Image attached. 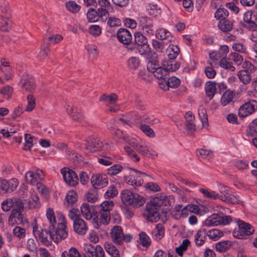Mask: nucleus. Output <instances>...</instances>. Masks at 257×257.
<instances>
[{"instance_id": "f257e3e1", "label": "nucleus", "mask_w": 257, "mask_h": 257, "mask_svg": "<svg viewBox=\"0 0 257 257\" xmlns=\"http://www.w3.org/2000/svg\"><path fill=\"white\" fill-rule=\"evenodd\" d=\"M60 217L62 221L57 224V227L55 225H50L49 227L50 238L56 243L61 241L68 236L65 217L64 215H60Z\"/></svg>"}, {"instance_id": "f03ea898", "label": "nucleus", "mask_w": 257, "mask_h": 257, "mask_svg": "<svg viewBox=\"0 0 257 257\" xmlns=\"http://www.w3.org/2000/svg\"><path fill=\"white\" fill-rule=\"evenodd\" d=\"M120 197L123 204L131 205L134 208L141 207L145 202V199L143 196L127 189L122 191Z\"/></svg>"}, {"instance_id": "7ed1b4c3", "label": "nucleus", "mask_w": 257, "mask_h": 257, "mask_svg": "<svg viewBox=\"0 0 257 257\" xmlns=\"http://www.w3.org/2000/svg\"><path fill=\"white\" fill-rule=\"evenodd\" d=\"M128 144L143 156L149 158L157 156V153L153 148L147 145H144L141 144L140 140L134 138L129 139Z\"/></svg>"}, {"instance_id": "20e7f679", "label": "nucleus", "mask_w": 257, "mask_h": 257, "mask_svg": "<svg viewBox=\"0 0 257 257\" xmlns=\"http://www.w3.org/2000/svg\"><path fill=\"white\" fill-rule=\"evenodd\" d=\"M161 204L159 202L154 200L148 202L146 205L145 214L147 220L152 222H157L160 219L159 210Z\"/></svg>"}, {"instance_id": "39448f33", "label": "nucleus", "mask_w": 257, "mask_h": 257, "mask_svg": "<svg viewBox=\"0 0 257 257\" xmlns=\"http://www.w3.org/2000/svg\"><path fill=\"white\" fill-rule=\"evenodd\" d=\"M84 142V148L91 152L107 150L110 148L109 143L104 144L103 142L93 137L88 138Z\"/></svg>"}, {"instance_id": "423d86ee", "label": "nucleus", "mask_w": 257, "mask_h": 257, "mask_svg": "<svg viewBox=\"0 0 257 257\" xmlns=\"http://www.w3.org/2000/svg\"><path fill=\"white\" fill-rule=\"evenodd\" d=\"M232 219L230 216L221 215L219 214H213L208 217L204 222L206 226H213L217 225H226L231 222Z\"/></svg>"}, {"instance_id": "0eeeda50", "label": "nucleus", "mask_w": 257, "mask_h": 257, "mask_svg": "<svg viewBox=\"0 0 257 257\" xmlns=\"http://www.w3.org/2000/svg\"><path fill=\"white\" fill-rule=\"evenodd\" d=\"M114 204L112 201H104L99 206L100 222L107 224L110 220V211L113 209Z\"/></svg>"}, {"instance_id": "6e6552de", "label": "nucleus", "mask_w": 257, "mask_h": 257, "mask_svg": "<svg viewBox=\"0 0 257 257\" xmlns=\"http://www.w3.org/2000/svg\"><path fill=\"white\" fill-rule=\"evenodd\" d=\"M134 38V43L137 46L139 53L141 55H145L149 52L150 48L147 38L143 34L140 32H136Z\"/></svg>"}, {"instance_id": "1a4fd4ad", "label": "nucleus", "mask_w": 257, "mask_h": 257, "mask_svg": "<svg viewBox=\"0 0 257 257\" xmlns=\"http://www.w3.org/2000/svg\"><path fill=\"white\" fill-rule=\"evenodd\" d=\"M110 236L113 243L121 244L123 241L126 242L131 241L132 236L130 234L124 235L121 226L115 225L112 229Z\"/></svg>"}, {"instance_id": "9d476101", "label": "nucleus", "mask_w": 257, "mask_h": 257, "mask_svg": "<svg viewBox=\"0 0 257 257\" xmlns=\"http://www.w3.org/2000/svg\"><path fill=\"white\" fill-rule=\"evenodd\" d=\"M129 169L134 172L135 174H132L128 176L124 177V181L128 184L136 186L142 185L144 182L143 177H147L148 175L145 172L130 168Z\"/></svg>"}, {"instance_id": "9b49d317", "label": "nucleus", "mask_w": 257, "mask_h": 257, "mask_svg": "<svg viewBox=\"0 0 257 257\" xmlns=\"http://www.w3.org/2000/svg\"><path fill=\"white\" fill-rule=\"evenodd\" d=\"M167 77H163L162 78L158 79L159 84L160 87L164 90H168L169 87L176 88L180 84V80L178 78L175 76H172L169 78Z\"/></svg>"}, {"instance_id": "f8f14e48", "label": "nucleus", "mask_w": 257, "mask_h": 257, "mask_svg": "<svg viewBox=\"0 0 257 257\" xmlns=\"http://www.w3.org/2000/svg\"><path fill=\"white\" fill-rule=\"evenodd\" d=\"M218 199L233 204L240 203L238 198L230 193L228 187L224 186L220 187V194H218Z\"/></svg>"}, {"instance_id": "ddd939ff", "label": "nucleus", "mask_w": 257, "mask_h": 257, "mask_svg": "<svg viewBox=\"0 0 257 257\" xmlns=\"http://www.w3.org/2000/svg\"><path fill=\"white\" fill-rule=\"evenodd\" d=\"M237 223L239 230L233 233L234 236L236 237L243 238L244 236L249 235L253 233L254 229L249 224L241 220H238Z\"/></svg>"}, {"instance_id": "4468645a", "label": "nucleus", "mask_w": 257, "mask_h": 257, "mask_svg": "<svg viewBox=\"0 0 257 257\" xmlns=\"http://www.w3.org/2000/svg\"><path fill=\"white\" fill-rule=\"evenodd\" d=\"M21 87L26 91L32 92L36 87L34 79L31 75L25 73L22 75L20 81Z\"/></svg>"}, {"instance_id": "2eb2a0df", "label": "nucleus", "mask_w": 257, "mask_h": 257, "mask_svg": "<svg viewBox=\"0 0 257 257\" xmlns=\"http://www.w3.org/2000/svg\"><path fill=\"white\" fill-rule=\"evenodd\" d=\"M61 172L63 175L65 182L72 186H75L78 183V178L76 173L72 170L64 168Z\"/></svg>"}, {"instance_id": "dca6fc26", "label": "nucleus", "mask_w": 257, "mask_h": 257, "mask_svg": "<svg viewBox=\"0 0 257 257\" xmlns=\"http://www.w3.org/2000/svg\"><path fill=\"white\" fill-rule=\"evenodd\" d=\"M84 250L88 257H105L102 247L99 245L87 244L85 245Z\"/></svg>"}, {"instance_id": "f3484780", "label": "nucleus", "mask_w": 257, "mask_h": 257, "mask_svg": "<svg viewBox=\"0 0 257 257\" xmlns=\"http://www.w3.org/2000/svg\"><path fill=\"white\" fill-rule=\"evenodd\" d=\"M18 184V180L15 178L9 181L0 178V191L3 193L12 192L17 187Z\"/></svg>"}, {"instance_id": "a211bd4d", "label": "nucleus", "mask_w": 257, "mask_h": 257, "mask_svg": "<svg viewBox=\"0 0 257 257\" xmlns=\"http://www.w3.org/2000/svg\"><path fill=\"white\" fill-rule=\"evenodd\" d=\"M173 60H168L165 58L162 62L163 67H158L155 71V77L157 79L162 78L168 75L167 70L171 65Z\"/></svg>"}, {"instance_id": "6ab92c4d", "label": "nucleus", "mask_w": 257, "mask_h": 257, "mask_svg": "<svg viewBox=\"0 0 257 257\" xmlns=\"http://www.w3.org/2000/svg\"><path fill=\"white\" fill-rule=\"evenodd\" d=\"M91 182L95 189H98L105 186L107 184L108 181L105 175L96 174L92 176Z\"/></svg>"}, {"instance_id": "aec40b11", "label": "nucleus", "mask_w": 257, "mask_h": 257, "mask_svg": "<svg viewBox=\"0 0 257 257\" xmlns=\"http://www.w3.org/2000/svg\"><path fill=\"white\" fill-rule=\"evenodd\" d=\"M254 101H248L242 105L238 110V115L240 117H245L254 111Z\"/></svg>"}, {"instance_id": "412c9836", "label": "nucleus", "mask_w": 257, "mask_h": 257, "mask_svg": "<svg viewBox=\"0 0 257 257\" xmlns=\"http://www.w3.org/2000/svg\"><path fill=\"white\" fill-rule=\"evenodd\" d=\"M73 228L76 233L82 235L86 234L88 227L86 222L80 218L75 219L73 222Z\"/></svg>"}, {"instance_id": "4be33fe9", "label": "nucleus", "mask_w": 257, "mask_h": 257, "mask_svg": "<svg viewBox=\"0 0 257 257\" xmlns=\"http://www.w3.org/2000/svg\"><path fill=\"white\" fill-rule=\"evenodd\" d=\"M117 37L118 41L123 44H129L132 40L131 32L124 28H120L117 32Z\"/></svg>"}, {"instance_id": "5701e85b", "label": "nucleus", "mask_w": 257, "mask_h": 257, "mask_svg": "<svg viewBox=\"0 0 257 257\" xmlns=\"http://www.w3.org/2000/svg\"><path fill=\"white\" fill-rule=\"evenodd\" d=\"M126 66L131 72L138 70L141 66V60L138 56H131L126 61Z\"/></svg>"}, {"instance_id": "b1692460", "label": "nucleus", "mask_w": 257, "mask_h": 257, "mask_svg": "<svg viewBox=\"0 0 257 257\" xmlns=\"http://www.w3.org/2000/svg\"><path fill=\"white\" fill-rule=\"evenodd\" d=\"M22 211H12L9 217V221H12L13 219H15V221L17 224H20L23 225L27 224L28 221L22 214Z\"/></svg>"}, {"instance_id": "393cba45", "label": "nucleus", "mask_w": 257, "mask_h": 257, "mask_svg": "<svg viewBox=\"0 0 257 257\" xmlns=\"http://www.w3.org/2000/svg\"><path fill=\"white\" fill-rule=\"evenodd\" d=\"M0 9L1 12V18H10L11 13L10 9L9 7V3L6 0H1L0 1Z\"/></svg>"}, {"instance_id": "a878e982", "label": "nucleus", "mask_w": 257, "mask_h": 257, "mask_svg": "<svg viewBox=\"0 0 257 257\" xmlns=\"http://www.w3.org/2000/svg\"><path fill=\"white\" fill-rule=\"evenodd\" d=\"M66 154L68 158L75 164H79L83 161V158L80 155L69 149L66 150Z\"/></svg>"}, {"instance_id": "bb28decb", "label": "nucleus", "mask_w": 257, "mask_h": 257, "mask_svg": "<svg viewBox=\"0 0 257 257\" xmlns=\"http://www.w3.org/2000/svg\"><path fill=\"white\" fill-rule=\"evenodd\" d=\"M165 229L164 226L158 223L152 232L153 238L156 240H160L164 235Z\"/></svg>"}, {"instance_id": "cd10ccee", "label": "nucleus", "mask_w": 257, "mask_h": 257, "mask_svg": "<svg viewBox=\"0 0 257 257\" xmlns=\"http://www.w3.org/2000/svg\"><path fill=\"white\" fill-rule=\"evenodd\" d=\"M81 212L82 216L87 220H90L93 217V210L87 203H83L81 206Z\"/></svg>"}, {"instance_id": "c85d7f7f", "label": "nucleus", "mask_w": 257, "mask_h": 257, "mask_svg": "<svg viewBox=\"0 0 257 257\" xmlns=\"http://www.w3.org/2000/svg\"><path fill=\"white\" fill-rule=\"evenodd\" d=\"M235 96V93L233 91L227 90L222 95L221 103L223 106H226L231 102L233 101Z\"/></svg>"}, {"instance_id": "c756f323", "label": "nucleus", "mask_w": 257, "mask_h": 257, "mask_svg": "<svg viewBox=\"0 0 257 257\" xmlns=\"http://www.w3.org/2000/svg\"><path fill=\"white\" fill-rule=\"evenodd\" d=\"M218 27L219 29L224 32L230 31L233 28V23L231 21L222 19L218 23Z\"/></svg>"}, {"instance_id": "7c9ffc66", "label": "nucleus", "mask_w": 257, "mask_h": 257, "mask_svg": "<svg viewBox=\"0 0 257 257\" xmlns=\"http://www.w3.org/2000/svg\"><path fill=\"white\" fill-rule=\"evenodd\" d=\"M104 248L106 252L112 257H120L118 249L112 243L106 242L104 244Z\"/></svg>"}, {"instance_id": "2f4dec72", "label": "nucleus", "mask_w": 257, "mask_h": 257, "mask_svg": "<svg viewBox=\"0 0 257 257\" xmlns=\"http://www.w3.org/2000/svg\"><path fill=\"white\" fill-rule=\"evenodd\" d=\"M215 82L208 81L206 83L205 92L207 96L211 99L216 91V85Z\"/></svg>"}, {"instance_id": "473e14b6", "label": "nucleus", "mask_w": 257, "mask_h": 257, "mask_svg": "<svg viewBox=\"0 0 257 257\" xmlns=\"http://www.w3.org/2000/svg\"><path fill=\"white\" fill-rule=\"evenodd\" d=\"M118 99L117 95L115 93H112L109 95L107 94H102L99 98V101H106L110 104H115Z\"/></svg>"}, {"instance_id": "72a5a7b5", "label": "nucleus", "mask_w": 257, "mask_h": 257, "mask_svg": "<svg viewBox=\"0 0 257 257\" xmlns=\"http://www.w3.org/2000/svg\"><path fill=\"white\" fill-rule=\"evenodd\" d=\"M237 76L240 81L244 84L249 83L252 78L251 73L247 71L240 70L237 73Z\"/></svg>"}, {"instance_id": "f704fd0d", "label": "nucleus", "mask_w": 257, "mask_h": 257, "mask_svg": "<svg viewBox=\"0 0 257 257\" xmlns=\"http://www.w3.org/2000/svg\"><path fill=\"white\" fill-rule=\"evenodd\" d=\"M41 236L39 239L45 245L49 246L51 244L52 240L50 238L49 229H42Z\"/></svg>"}, {"instance_id": "c9c22d12", "label": "nucleus", "mask_w": 257, "mask_h": 257, "mask_svg": "<svg viewBox=\"0 0 257 257\" xmlns=\"http://www.w3.org/2000/svg\"><path fill=\"white\" fill-rule=\"evenodd\" d=\"M206 231L205 229L199 230L195 235V241L196 245L200 246L202 245L205 241Z\"/></svg>"}, {"instance_id": "e433bc0d", "label": "nucleus", "mask_w": 257, "mask_h": 257, "mask_svg": "<svg viewBox=\"0 0 257 257\" xmlns=\"http://www.w3.org/2000/svg\"><path fill=\"white\" fill-rule=\"evenodd\" d=\"M246 132L247 135L251 137L257 135V118L254 119L249 124Z\"/></svg>"}, {"instance_id": "4c0bfd02", "label": "nucleus", "mask_w": 257, "mask_h": 257, "mask_svg": "<svg viewBox=\"0 0 257 257\" xmlns=\"http://www.w3.org/2000/svg\"><path fill=\"white\" fill-rule=\"evenodd\" d=\"M168 51L169 53L167 55V58L166 59L168 60H175V58L178 55L179 49L177 46L172 45V46H169L168 49Z\"/></svg>"}, {"instance_id": "58836bf2", "label": "nucleus", "mask_w": 257, "mask_h": 257, "mask_svg": "<svg viewBox=\"0 0 257 257\" xmlns=\"http://www.w3.org/2000/svg\"><path fill=\"white\" fill-rule=\"evenodd\" d=\"M231 245L230 242L228 240L220 241L216 244L215 248L217 251L223 252L228 250Z\"/></svg>"}, {"instance_id": "ea45409f", "label": "nucleus", "mask_w": 257, "mask_h": 257, "mask_svg": "<svg viewBox=\"0 0 257 257\" xmlns=\"http://www.w3.org/2000/svg\"><path fill=\"white\" fill-rule=\"evenodd\" d=\"M2 22H0V30L3 32H7L12 27V22L10 18L1 19Z\"/></svg>"}, {"instance_id": "a19ab883", "label": "nucleus", "mask_w": 257, "mask_h": 257, "mask_svg": "<svg viewBox=\"0 0 257 257\" xmlns=\"http://www.w3.org/2000/svg\"><path fill=\"white\" fill-rule=\"evenodd\" d=\"M198 115L200 119L202 122V125L205 126V125H208V121L206 110L203 106H200L198 109Z\"/></svg>"}, {"instance_id": "79ce46f5", "label": "nucleus", "mask_w": 257, "mask_h": 257, "mask_svg": "<svg viewBox=\"0 0 257 257\" xmlns=\"http://www.w3.org/2000/svg\"><path fill=\"white\" fill-rule=\"evenodd\" d=\"M135 107L140 110H145L146 109V105L144 101L138 95H135L134 100Z\"/></svg>"}, {"instance_id": "37998d69", "label": "nucleus", "mask_w": 257, "mask_h": 257, "mask_svg": "<svg viewBox=\"0 0 257 257\" xmlns=\"http://www.w3.org/2000/svg\"><path fill=\"white\" fill-rule=\"evenodd\" d=\"M190 243L189 239H185L183 240L182 243L178 247L176 248V251L179 255L180 256L183 255V251L187 250Z\"/></svg>"}, {"instance_id": "c03bdc74", "label": "nucleus", "mask_w": 257, "mask_h": 257, "mask_svg": "<svg viewBox=\"0 0 257 257\" xmlns=\"http://www.w3.org/2000/svg\"><path fill=\"white\" fill-rule=\"evenodd\" d=\"M87 18L90 23L95 22L98 20L99 18L97 11L94 9L90 8L87 13Z\"/></svg>"}, {"instance_id": "a18cd8bd", "label": "nucleus", "mask_w": 257, "mask_h": 257, "mask_svg": "<svg viewBox=\"0 0 257 257\" xmlns=\"http://www.w3.org/2000/svg\"><path fill=\"white\" fill-rule=\"evenodd\" d=\"M31 199L28 201L30 208H35L40 206L39 198L37 194H32Z\"/></svg>"}, {"instance_id": "49530a36", "label": "nucleus", "mask_w": 257, "mask_h": 257, "mask_svg": "<svg viewBox=\"0 0 257 257\" xmlns=\"http://www.w3.org/2000/svg\"><path fill=\"white\" fill-rule=\"evenodd\" d=\"M28 105L26 108V110L30 112L32 111L36 106V99L32 94H29L27 96Z\"/></svg>"}, {"instance_id": "de8ad7c7", "label": "nucleus", "mask_w": 257, "mask_h": 257, "mask_svg": "<svg viewBox=\"0 0 257 257\" xmlns=\"http://www.w3.org/2000/svg\"><path fill=\"white\" fill-rule=\"evenodd\" d=\"M199 191L203 194L204 197L213 200L218 199V193H216L215 191H209L203 188H200Z\"/></svg>"}, {"instance_id": "09e8293b", "label": "nucleus", "mask_w": 257, "mask_h": 257, "mask_svg": "<svg viewBox=\"0 0 257 257\" xmlns=\"http://www.w3.org/2000/svg\"><path fill=\"white\" fill-rule=\"evenodd\" d=\"M139 238L141 243L143 246L145 247H148L151 245V239L145 232H140L139 234Z\"/></svg>"}, {"instance_id": "8fccbe9b", "label": "nucleus", "mask_w": 257, "mask_h": 257, "mask_svg": "<svg viewBox=\"0 0 257 257\" xmlns=\"http://www.w3.org/2000/svg\"><path fill=\"white\" fill-rule=\"evenodd\" d=\"M170 35L168 31L163 28L157 30L156 33V37L161 40L169 39Z\"/></svg>"}, {"instance_id": "3c124183", "label": "nucleus", "mask_w": 257, "mask_h": 257, "mask_svg": "<svg viewBox=\"0 0 257 257\" xmlns=\"http://www.w3.org/2000/svg\"><path fill=\"white\" fill-rule=\"evenodd\" d=\"M65 5L67 10L73 13L78 12L80 8V6L77 5L74 1H69L66 2Z\"/></svg>"}, {"instance_id": "603ef678", "label": "nucleus", "mask_w": 257, "mask_h": 257, "mask_svg": "<svg viewBox=\"0 0 257 257\" xmlns=\"http://www.w3.org/2000/svg\"><path fill=\"white\" fill-rule=\"evenodd\" d=\"M13 210L12 211H23L24 204L22 200L18 198H13Z\"/></svg>"}, {"instance_id": "864d4df0", "label": "nucleus", "mask_w": 257, "mask_h": 257, "mask_svg": "<svg viewBox=\"0 0 257 257\" xmlns=\"http://www.w3.org/2000/svg\"><path fill=\"white\" fill-rule=\"evenodd\" d=\"M61 257H80V254L75 248L71 247L68 251L63 252Z\"/></svg>"}, {"instance_id": "5fc2aeb1", "label": "nucleus", "mask_w": 257, "mask_h": 257, "mask_svg": "<svg viewBox=\"0 0 257 257\" xmlns=\"http://www.w3.org/2000/svg\"><path fill=\"white\" fill-rule=\"evenodd\" d=\"M118 193V191L115 186L111 185L108 187L107 190L104 194V197L107 198H111L115 196Z\"/></svg>"}, {"instance_id": "6e6d98bb", "label": "nucleus", "mask_w": 257, "mask_h": 257, "mask_svg": "<svg viewBox=\"0 0 257 257\" xmlns=\"http://www.w3.org/2000/svg\"><path fill=\"white\" fill-rule=\"evenodd\" d=\"M210 238L216 240L223 235V233L222 231L214 229L209 231L208 234Z\"/></svg>"}, {"instance_id": "4d7b16f0", "label": "nucleus", "mask_w": 257, "mask_h": 257, "mask_svg": "<svg viewBox=\"0 0 257 257\" xmlns=\"http://www.w3.org/2000/svg\"><path fill=\"white\" fill-rule=\"evenodd\" d=\"M122 167L119 164H114L107 170L108 174L110 176L115 175L121 171Z\"/></svg>"}, {"instance_id": "13d9d810", "label": "nucleus", "mask_w": 257, "mask_h": 257, "mask_svg": "<svg viewBox=\"0 0 257 257\" xmlns=\"http://www.w3.org/2000/svg\"><path fill=\"white\" fill-rule=\"evenodd\" d=\"M152 46L157 52L161 54L164 53L165 50L164 43L156 40H153L152 41Z\"/></svg>"}, {"instance_id": "bf43d9fd", "label": "nucleus", "mask_w": 257, "mask_h": 257, "mask_svg": "<svg viewBox=\"0 0 257 257\" xmlns=\"http://www.w3.org/2000/svg\"><path fill=\"white\" fill-rule=\"evenodd\" d=\"M13 92V88L10 85H7L0 89V93L7 99H9Z\"/></svg>"}, {"instance_id": "052dcab7", "label": "nucleus", "mask_w": 257, "mask_h": 257, "mask_svg": "<svg viewBox=\"0 0 257 257\" xmlns=\"http://www.w3.org/2000/svg\"><path fill=\"white\" fill-rule=\"evenodd\" d=\"M46 216L50 222V225H55L56 224V219L54 211L52 209L49 208L47 209Z\"/></svg>"}, {"instance_id": "680f3d73", "label": "nucleus", "mask_w": 257, "mask_h": 257, "mask_svg": "<svg viewBox=\"0 0 257 257\" xmlns=\"http://www.w3.org/2000/svg\"><path fill=\"white\" fill-rule=\"evenodd\" d=\"M231 59L237 65H240L243 62V57L239 53L232 52L229 55Z\"/></svg>"}, {"instance_id": "e2e57ef3", "label": "nucleus", "mask_w": 257, "mask_h": 257, "mask_svg": "<svg viewBox=\"0 0 257 257\" xmlns=\"http://www.w3.org/2000/svg\"><path fill=\"white\" fill-rule=\"evenodd\" d=\"M25 178L27 182L32 185H34L37 182L36 174H34L32 171H28L25 175Z\"/></svg>"}, {"instance_id": "0e129e2a", "label": "nucleus", "mask_w": 257, "mask_h": 257, "mask_svg": "<svg viewBox=\"0 0 257 257\" xmlns=\"http://www.w3.org/2000/svg\"><path fill=\"white\" fill-rule=\"evenodd\" d=\"M114 135L117 141L121 142V141H124L128 143L129 141V140L127 139L128 137L126 135L124 134V133L120 130H116L114 133Z\"/></svg>"}, {"instance_id": "69168bd1", "label": "nucleus", "mask_w": 257, "mask_h": 257, "mask_svg": "<svg viewBox=\"0 0 257 257\" xmlns=\"http://www.w3.org/2000/svg\"><path fill=\"white\" fill-rule=\"evenodd\" d=\"M228 16V12L226 9L219 8L215 13L214 17L215 18L219 19L220 18L225 19V18Z\"/></svg>"}, {"instance_id": "338daca9", "label": "nucleus", "mask_w": 257, "mask_h": 257, "mask_svg": "<svg viewBox=\"0 0 257 257\" xmlns=\"http://www.w3.org/2000/svg\"><path fill=\"white\" fill-rule=\"evenodd\" d=\"M66 198L68 203L73 204L77 200V195L74 191H69L66 196Z\"/></svg>"}, {"instance_id": "774afa93", "label": "nucleus", "mask_w": 257, "mask_h": 257, "mask_svg": "<svg viewBox=\"0 0 257 257\" xmlns=\"http://www.w3.org/2000/svg\"><path fill=\"white\" fill-rule=\"evenodd\" d=\"M97 13H98V18H100L101 20L103 22L105 21L109 17L107 10L104 8H100L98 9Z\"/></svg>"}]
</instances>
